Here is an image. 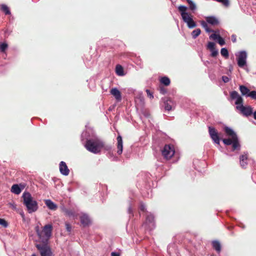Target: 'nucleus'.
<instances>
[{"instance_id":"nucleus-15","label":"nucleus","mask_w":256,"mask_h":256,"mask_svg":"<svg viewBox=\"0 0 256 256\" xmlns=\"http://www.w3.org/2000/svg\"><path fill=\"white\" fill-rule=\"evenodd\" d=\"M117 153L120 155L122 152L123 145H122V137L120 136H118L117 137Z\"/></svg>"},{"instance_id":"nucleus-22","label":"nucleus","mask_w":256,"mask_h":256,"mask_svg":"<svg viewBox=\"0 0 256 256\" xmlns=\"http://www.w3.org/2000/svg\"><path fill=\"white\" fill-rule=\"evenodd\" d=\"M239 88H240V90L242 96H248V95L250 92V90L247 87H246V86H244V85H240V86Z\"/></svg>"},{"instance_id":"nucleus-29","label":"nucleus","mask_w":256,"mask_h":256,"mask_svg":"<svg viewBox=\"0 0 256 256\" xmlns=\"http://www.w3.org/2000/svg\"><path fill=\"white\" fill-rule=\"evenodd\" d=\"M220 54L226 58H228V52L226 48H222L220 50Z\"/></svg>"},{"instance_id":"nucleus-18","label":"nucleus","mask_w":256,"mask_h":256,"mask_svg":"<svg viewBox=\"0 0 256 256\" xmlns=\"http://www.w3.org/2000/svg\"><path fill=\"white\" fill-rule=\"evenodd\" d=\"M173 104L172 101L170 98H168L164 102V106L166 110L170 111L172 109Z\"/></svg>"},{"instance_id":"nucleus-44","label":"nucleus","mask_w":256,"mask_h":256,"mask_svg":"<svg viewBox=\"0 0 256 256\" xmlns=\"http://www.w3.org/2000/svg\"><path fill=\"white\" fill-rule=\"evenodd\" d=\"M140 210L141 211H142V212H145L146 211V208H145V206H144V204H142L140 206Z\"/></svg>"},{"instance_id":"nucleus-48","label":"nucleus","mask_w":256,"mask_h":256,"mask_svg":"<svg viewBox=\"0 0 256 256\" xmlns=\"http://www.w3.org/2000/svg\"><path fill=\"white\" fill-rule=\"evenodd\" d=\"M253 114L254 118L256 120V111L254 112Z\"/></svg>"},{"instance_id":"nucleus-34","label":"nucleus","mask_w":256,"mask_h":256,"mask_svg":"<svg viewBox=\"0 0 256 256\" xmlns=\"http://www.w3.org/2000/svg\"><path fill=\"white\" fill-rule=\"evenodd\" d=\"M220 36V34H212L210 36V39H212L214 40H218Z\"/></svg>"},{"instance_id":"nucleus-47","label":"nucleus","mask_w":256,"mask_h":256,"mask_svg":"<svg viewBox=\"0 0 256 256\" xmlns=\"http://www.w3.org/2000/svg\"><path fill=\"white\" fill-rule=\"evenodd\" d=\"M112 256H120V254L117 252H112L111 254Z\"/></svg>"},{"instance_id":"nucleus-31","label":"nucleus","mask_w":256,"mask_h":256,"mask_svg":"<svg viewBox=\"0 0 256 256\" xmlns=\"http://www.w3.org/2000/svg\"><path fill=\"white\" fill-rule=\"evenodd\" d=\"M188 3L189 4L190 6V8L192 10H194L196 8V6L194 4V3L192 2L191 0H186Z\"/></svg>"},{"instance_id":"nucleus-19","label":"nucleus","mask_w":256,"mask_h":256,"mask_svg":"<svg viewBox=\"0 0 256 256\" xmlns=\"http://www.w3.org/2000/svg\"><path fill=\"white\" fill-rule=\"evenodd\" d=\"M46 205L51 210H56L58 206L50 200H46L44 201Z\"/></svg>"},{"instance_id":"nucleus-27","label":"nucleus","mask_w":256,"mask_h":256,"mask_svg":"<svg viewBox=\"0 0 256 256\" xmlns=\"http://www.w3.org/2000/svg\"><path fill=\"white\" fill-rule=\"evenodd\" d=\"M200 28H197L192 31V36L194 38H196L200 34Z\"/></svg>"},{"instance_id":"nucleus-10","label":"nucleus","mask_w":256,"mask_h":256,"mask_svg":"<svg viewBox=\"0 0 256 256\" xmlns=\"http://www.w3.org/2000/svg\"><path fill=\"white\" fill-rule=\"evenodd\" d=\"M80 223L84 227L88 226L91 222L88 216L86 214H83L80 217Z\"/></svg>"},{"instance_id":"nucleus-30","label":"nucleus","mask_w":256,"mask_h":256,"mask_svg":"<svg viewBox=\"0 0 256 256\" xmlns=\"http://www.w3.org/2000/svg\"><path fill=\"white\" fill-rule=\"evenodd\" d=\"M154 220V216L152 214L147 215L146 217V222L149 223H152Z\"/></svg>"},{"instance_id":"nucleus-41","label":"nucleus","mask_w":256,"mask_h":256,"mask_svg":"<svg viewBox=\"0 0 256 256\" xmlns=\"http://www.w3.org/2000/svg\"><path fill=\"white\" fill-rule=\"evenodd\" d=\"M201 25L204 29L208 27V25L206 22L204 20L201 22Z\"/></svg>"},{"instance_id":"nucleus-32","label":"nucleus","mask_w":256,"mask_h":256,"mask_svg":"<svg viewBox=\"0 0 256 256\" xmlns=\"http://www.w3.org/2000/svg\"><path fill=\"white\" fill-rule=\"evenodd\" d=\"M207 48L210 50L215 49V44L213 42H208Z\"/></svg>"},{"instance_id":"nucleus-14","label":"nucleus","mask_w":256,"mask_h":256,"mask_svg":"<svg viewBox=\"0 0 256 256\" xmlns=\"http://www.w3.org/2000/svg\"><path fill=\"white\" fill-rule=\"evenodd\" d=\"M110 94L112 95L118 102L122 100V94L117 88H112L110 90Z\"/></svg>"},{"instance_id":"nucleus-46","label":"nucleus","mask_w":256,"mask_h":256,"mask_svg":"<svg viewBox=\"0 0 256 256\" xmlns=\"http://www.w3.org/2000/svg\"><path fill=\"white\" fill-rule=\"evenodd\" d=\"M205 30L207 32H214V30H212V29L210 28H208H208H205Z\"/></svg>"},{"instance_id":"nucleus-42","label":"nucleus","mask_w":256,"mask_h":256,"mask_svg":"<svg viewBox=\"0 0 256 256\" xmlns=\"http://www.w3.org/2000/svg\"><path fill=\"white\" fill-rule=\"evenodd\" d=\"M146 92L147 93L148 96L150 97V98H153V95L151 93L150 90H146Z\"/></svg>"},{"instance_id":"nucleus-11","label":"nucleus","mask_w":256,"mask_h":256,"mask_svg":"<svg viewBox=\"0 0 256 256\" xmlns=\"http://www.w3.org/2000/svg\"><path fill=\"white\" fill-rule=\"evenodd\" d=\"M62 212L64 213V215L68 216L69 217H75L77 216L76 212L74 209H68L66 208L64 206L61 207Z\"/></svg>"},{"instance_id":"nucleus-1","label":"nucleus","mask_w":256,"mask_h":256,"mask_svg":"<svg viewBox=\"0 0 256 256\" xmlns=\"http://www.w3.org/2000/svg\"><path fill=\"white\" fill-rule=\"evenodd\" d=\"M231 99H236L235 104L236 106V108L239 110L241 114L246 116H248L252 114V108L250 106H244L243 105L244 100L238 93L235 90L230 92Z\"/></svg>"},{"instance_id":"nucleus-16","label":"nucleus","mask_w":256,"mask_h":256,"mask_svg":"<svg viewBox=\"0 0 256 256\" xmlns=\"http://www.w3.org/2000/svg\"><path fill=\"white\" fill-rule=\"evenodd\" d=\"M206 21L208 23L210 24L212 26H217L219 24L218 19L215 16H210L206 18Z\"/></svg>"},{"instance_id":"nucleus-13","label":"nucleus","mask_w":256,"mask_h":256,"mask_svg":"<svg viewBox=\"0 0 256 256\" xmlns=\"http://www.w3.org/2000/svg\"><path fill=\"white\" fill-rule=\"evenodd\" d=\"M183 20L187 24L188 26L190 28H192L196 26V23L192 18L188 15L186 17H184Z\"/></svg>"},{"instance_id":"nucleus-21","label":"nucleus","mask_w":256,"mask_h":256,"mask_svg":"<svg viewBox=\"0 0 256 256\" xmlns=\"http://www.w3.org/2000/svg\"><path fill=\"white\" fill-rule=\"evenodd\" d=\"M178 9L180 12L182 18H184V17H186L189 15L188 13L186 12V10H187V8L186 6H178Z\"/></svg>"},{"instance_id":"nucleus-4","label":"nucleus","mask_w":256,"mask_h":256,"mask_svg":"<svg viewBox=\"0 0 256 256\" xmlns=\"http://www.w3.org/2000/svg\"><path fill=\"white\" fill-rule=\"evenodd\" d=\"M24 204L26 207L29 213L36 212L38 209V204L33 199L31 194L28 192H24L22 196Z\"/></svg>"},{"instance_id":"nucleus-23","label":"nucleus","mask_w":256,"mask_h":256,"mask_svg":"<svg viewBox=\"0 0 256 256\" xmlns=\"http://www.w3.org/2000/svg\"><path fill=\"white\" fill-rule=\"evenodd\" d=\"M213 248L217 252H220L221 250V246L219 242L214 240L212 242Z\"/></svg>"},{"instance_id":"nucleus-12","label":"nucleus","mask_w":256,"mask_h":256,"mask_svg":"<svg viewBox=\"0 0 256 256\" xmlns=\"http://www.w3.org/2000/svg\"><path fill=\"white\" fill-rule=\"evenodd\" d=\"M60 171L62 174L64 176H68L70 173V170L68 168L66 163L64 162H61L60 164Z\"/></svg>"},{"instance_id":"nucleus-37","label":"nucleus","mask_w":256,"mask_h":256,"mask_svg":"<svg viewBox=\"0 0 256 256\" xmlns=\"http://www.w3.org/2000/svg\"><path fill=\"white\" fill-rule=\"evenodd\" d=\"M65 226H66V231L70 233L71 232V230H72V226H71V225L69 223L66 222L65 223Z\"/></svg>"},{"instance_id":"nucleus-28","label":"nucleus","mask_w":256,"mask_h":256,"mask_svg":"<svg viewBox=\"0 0 256 256\" xmlns=\"http://www.w3.org/2000/svg\"><path fill=\"white\" fill-rule=\"evenodd\" d=\"M8 48V44L6 42H0V50L4 52Z\"/></svg>"},{"instance_id":"nucleus-49","label":"nucleus","mask_w":256,"mask_h":256,"mask_svg":"<svg viewBox=\"0 0 256 256\" xmlns=\"http://www.w3.org/2000/svg\"><path fill=\"white\" fill-rule=\"evenodd\" d=\"M32 256H36V255L34 254Z\"/></svg>"},{"instance_id":"nucleus-24","label":"nucleus","mask_w":256,"mask_h":256,"mask_svg":"<svg viewBox=\"0 0 256 256\" xmlns=\"http://www.w3.org/2000/svg\"><path fill=\"white\" fill-rule=\"evenodd\" d=\"M0 10H2L6 15L10 14V12L8 6L4 4L0 5Z\"/></svg>"},{"instance_id":"nucleus-7","label":"nucleus","mask_w":256,"mask_h":256,"mask_svg":"<svg viewBox=\"0 0 256 256\" xmlns=\"http://www.w3.org/2000/svg\"><path fill=\"white\" fill-rule=\"evenodd\" d=\"M36 247L40 251L41 256H52V252L50 248L46 244H38Z\"/></svg>"},{"instance_id":"nucleus-35","label":"nucleus","mask_w":256,"mask_h":256,"mask_svg":"<svg viewBox=\"0 0 256 256\" xmlns=\"http://www.w3.org/2000/svg\"><path fill=\"white\" fill-rule=\"evenodd\" d=\"M0 225L3 226L4 228H6L7 227L8 224L5 220L3 218H0Z\"/></svg>"},{"instance_id":"nucleus-20","label":"nucleus","mask_w":256,"mask_h":256,"mask_svg":"<svg viewBox=\"0 0 256 256\" xmlns=\"http://www.w3.org/2000/svg\"><path fill=\"white\" fill-rule=\"evenodd\" d=\"M22 190V189L20 188L18 184H13L11 188L12 192L16 194H19L21 192Z\"/></svg>"},{"instance_id":"nucleus-33","label":"nucleus","mask_w":256,"mask_h":256,"mask_svg":"<svg viewBox=\"0 0 256 256\" xmlns=\"http://www.w3.org/2000/svg\"><path fill=\"white\" fill-rule=\"evenodd\" d=\"M247 96H250L253 100H256V91L253 90L249 92Z\"/></svg>"},{"instance_id":"nucleus-25","label":"nucleus","mask_w":256,"mask_h":256,"mask_svg":"<svg viewBox=\"0 0 256 256\" xmlns=\"http://www.w3.org/2000/svg\"><path fill=\"white\" fill-rule=\"evenodd\" d=\"M160 82L162 84H164L166 86H169L170 82V78L166 76L162 78Z\"/></svg>"},{"instance_id":"nucleus-38","label":"nucleus","mask_w":256,"mask_h":256,"mask_svg":"<svg viewBox=\"0 0 256 256\" xmlns=\"http://www.w3.org/2000/svg\"><path fill=\"white\" fill-rule=\"evenodd\" d=\"M211 56L212 57H216L218 54V51L215 48L213 50H210Z\"/></svg>"},{"instance_id":"nucleus-45","label":"nucleus","mask_w":256,"mask_h":256,"mask_svg":"<svg viewBox=\"0 0 256 256\" xmlns=\"http://www.w3.org/2000/svg\"><path fill=\"white\" fill-rule=\"evenodd\" d=\"M205 30L207 32H214V30H212V29L210 28H208H208H205Z\"/></svg>"},{"instance_id":"nucleus-36","label":"nucleus","mask_w":256,"mask_h":256,"mask_svg":"<svg viewBox=\"0 0 256 256\" xmlns=\"http://www.w3.org/2000/svg\"><path fill=\"white\" fill-rule=\"evenodd\" d=\"M218 42L220 44V45L221 46H222L225 44V41H224V39L222 38L220 36L218 38Z\"/></svg>"},{"instance_id":"nucleus-43","label":"nucleus","mask_w":256,"mask_h":256,"mask_svg":"<svg viewBox=\"0 0 256 256\" xmlns=\"http://www.w3.org/2000/svg\"><path fill=\"white\" fill-rule=\"evenodd\" d=\"M232 40L233 42H236V35L233 34L232 36Z\"/></svg>"},{"instance_id":"nucleus-3","label":"nucleus","mask_w":256,"mask_h":256,"mask_svg":"<svg viewBox=\"0 0 256 256\" xmlns=\"http://www.w3.org/2000/svg\"><path fill=\"white\" fill-rule=\"evenodd\" d=\"M224 130L227 136H230V138H224L222 139V142L224 144L230 146L232 144V150L239 149L240 144L238 142V138L236 132L230 128L226 126L224 128Z\"/></svg>"},{"instance_id":"nucleus-2","label":"nucleus","mask_w":256,"mask_h":256,"mask_svg":"<svg viewBox=\"0 0 256 256\" xmlns=\"http://www.w3.org/2000/svg\"><path fill=\"white\" fill-rule=\"evenodd\" d=\"M104 146V142L97 138L87 140L84 145L88 150L94 154L100 152Z\"/></svg>"},{"instance_id":"nucleus-5","label":"nucleus","mask_w":256,"mask_h":256,"mask_svg":"<svg viewBox=\"0 0 256 256\" xmlns=\"http://www.w3.org/2000/svg\"><path fill=\"white\" fill-rule=\"evenodd\" d=\"M52 226L51 224L44 226L42 230H40L38 226L36 228V231L39 238L42 240L47 241L52 236Z\"/></svg>"},{"instance_id":"nucleus-26","label":"nucleus","mask_w":256,"mask_h":256,"mask_svg":"<svg viewBox=\"0 0 256 256\" xmlns=\"http://www.w3.org/2000/svg\"><path fill=\"white\" fill-rule=\"evenodd\" d=\"M116 73L119 76H122L124 74V69L120 65H117L116 68Z\"/></svg>"},{"instance_id":"nucleus-6","label":"nucleus","mask_w":256,"mask_h":256,"mask_svg":"<svg viewBox=\"0 0 256 256\" xmlns=\"http://www.w3.org/2000/svg\"><path fill=\"white\" fill-rule=\"evenodd\" d=\"M162 153L165 158L167 160L170 159L175 153L174 146L170 144L165 145L162 150Z\"/></svg>"},{"instance_id":"nucleus-39","label":"nucleus","mask_w":256,"mask_h":256,"mask_svg":"<svg viewBox=\"0 0 256 256\" xmlns=\"http://www.w3.org/2000/svg\"><path fill=\"white\" fill-rule=\"evenodd\" d=\"M159 90H160V92L162 94H164L166 92V88L162 86H160L159 87Z\"/></svg>"},{"instance_id":"nucleus-40","label":"nucleus","mask_w":256,"mask_h":256,"mask_svg":"<svg viewBox=\"0 0 256 256\" xmlns=\"http://www.w3.org/2000/svg\"><path fill=\"white\" fill-rule=\"evenodd\" d=\"M222 80L225 83L228 82L230 81V78L226 76H222Z\"/></svg>"},{"instance_id":"nucleus-17","label":"nucleus","mask_w":256,"mask_h":256,"mask_svg":"<svg viewBox=\"0 0 256 256\" xmlns=\"http://www.w3.org/2000/svg\"><path fill=\"white\" fill-rule=\"evenodd\" d=\"M248 156L247 154H242L240 157V166L242 168H245L248 164L246 160H248Z\"/></svg>"},{"instance_id":"nucleus-9","label":"nucleus","mask_w":256,"mask_h":256,"mask_svg":"<svg viewBox=\"0 0 256 256\" xmlns=\"http://www.w3.org/2000/svg\"><path fill=\"white\" fill-rule=\"evenodd\" d=\"M246 58L247 54L245 51H242L240 52L238 57V64L240 67L242 68L246 64Z\"/></svg>"},{"instance_id":"nucleus-8","label":"nucleus","mask_w":256,"mask_h":256,"mask_svg":"<svg viewBox=\"0 0 256 256\" xmlns=\"http://www.w3.org/2000/svg\"><path fill=\"white\" fill-rule=\"evenodd\" d=\"M208 133L214 142L218 144H220V138L216 129L212 126H208Z\"/></svg>"}]
</instances>
